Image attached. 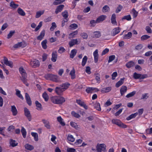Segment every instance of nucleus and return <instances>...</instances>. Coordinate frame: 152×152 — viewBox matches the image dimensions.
<instances>
[{
  "label": "nucleus",
  "mask_w": 152,
  "mask_h": 152,
  "mask_svg": "<svg viewBox=\"0 0 152 152\" xmlns=\"http://www.w3.org/2000/svg\"><path fill=\"white\" fill-rule=\"evenodd\" d=\"M69 85V83H65L63 84L59 87H56L55 90L56 93L58 95H62L63 92L66 89Z\"/></svg>",
  "instance_id": "nucleus-1"
},
{
  "label": "nucleus",
  "mask_w": 152,
  "mask_h": 152,
  "mask_svg": "<svg viewBox=\"0 0 152 152\" xmlns=\"http://www.w3.org/2000/svg\"><path fill=\"white\" fill-rule=\"evenodd\" d=\"M50 99L53 103L56 104H62L65 101V99L61 96H53L51 97Z\"/></svg>",
  "instance_id": "nucleus-2"
},
{
  "label": "nucleus",
  "mask_w": 152,
  "mask_h": 152,
  "mask_svg": "<svg viewBox=\"0 0 152 152\" xmlns=\"http://www.w3.org/2000/svg\"><path fill=\"white\" fill-rule=\"evenodd\" d=\"M19 70L22 75L21 80L27 86H28L29 84L27 83V74L25 70L22 67H20L19 69Z\"/></svg>",
  "instance_id": "nucleus-3"
},
{
  "label": "nucleus",
  "mask_w": 152,
  "mask_h": 152,
  "mask_svg": "<svg viewBox=\"0 0 152 152\" xmlns=\"http://www.w3.org/2000/svg\"><path fill=\"white\" fill-rule=\"evenodd\" d=\"M45 77L47 80H50L56 82H60L59 78L57 75L48 74L45 75Z\"/></svg>",
  "instance_id": "nucleus-4"
},
{
  "label": "nucleus",
  "mask_w": 152,
  "mask_h": 152,
  "mask_svg": "<svg viewBox=\"0 0 152 152\" xmlns=\"http://www.w3.org/2000/svg\"><path fill=\"white\" fill-rule=\"evenodd\" d=\"M148 77V76L146 74H142L137 73V72L134 73V78L136 79H143Z\"/></svg>",
  "instance_id": "nucleus-5"
},
{
  "label": "nucleus",
  "mask_w": 152,
  "mask_h": 152,
  "mask_svg": "<svg viewBox=\"0 0 152 152\" xmlns=\"http://www.w3.org/2000/svg\"><path fill=\"white\" fill-rule=\"evenodd\" d=\"M112 123L115 124L121 127L125 128L127 127V126L122 123L121 121L118 119H113L112 121Z\"/></svg>",
  "instance_id": "nucleus-6"
},
{
  "label": "nucleus",
  "mask_w": 152,
  "mask_h": 152,
  "mask_svg": "<svg viewBox=\"0 0 152 152\" xmlns=\"http://www.w3.org/2000/svg\"><path fill=\"white\" fill-rule=\"evenodd\" d=\"M106 146L104 144H98L96 146V150L98 152L103 151L105 152Z\"/></svg>",
  "instance_id": "nucleus-7"
},
{
  "label": "nucleus",
  "mask_w": 152,
  "mask_h": 152,
  "mask_svg": "<svg viewBox=\"0 0 152 152\" xmlns=\"http://www.w3.org/2000/svg\"><path fill=\"white\" fill-rule=\"evenodd\" d=\"M30 64L32 67L35 68L39 66L40 63L38 60L34 59L30 62Z\"/></svg>",
  "instance_id": "nucleus-8"
},
{
  "label": "nucleus",
  "mask_w": 152,
  "mask_h": 152,
  "mask_svg": "<svg viewBox=\"0 0 152 152\" xmlns=\"http://www.w3.org/2000/svg\"><path fill=\"white\" fill-rule=\"evenodd\" d=\"M24 114L27 117L29 121H31V115L30 111L26 107L24 108Z\"/></svg>",
  "instance_id": "nucleus-9"
},
{
  "label": "nucleus",
  "mask_w": 152,
  "mask_h": 152,
  "mask_svg": "<svg viewBox=\"0 0 152 152\" xmlns=\"http://www.w3.org/2000/svg\"><path fill=\"white\" fill-rule=\"evenodd\" d=\"M26 43L25 42H19L15 44L13 46L14 48H17L20 47L24 48L26 45Z\"/></svg>",
  "instance_id": "nucleus-10"
},
{
  "label": "nucleus",
  "mask_w": 152,
  "mask_h": 152,
  "mask_svg": "<svg viewBox=\"0 0 152 152\" xmlns=\"http://www.w3.org/2000/svg\"><path fill=\"white\" fill-rule=\"evenodd\" d=\"M4 64L7 66H9L11 68L13 66V63L11 61H8V59L5 57H4L3 60Z\"/></svg>",
  "instance_id": "nucleus-11"
},
{
  "label": "nucleus",
  "mask_w": 152,
  "mask_h": 152,
  "mask_svg": "<svg viewBox=\"0 0 152 152\" xmlns=\"http://www.w3.org/2000/svg\"><path fill=\"white\" fill-rule=\"evenodd\" d=\"M76 102L81 106L83 107L85 109H88V107L84 103V102L80 99H77L76 100Z\"/></svg>",
  "instance_id": "nucleus-12"
},
{
  "label": "nucleus",
  "mask_w": 152,
  "mask_h": 152,
  "mask_svg": "<svg viewBox=\"0 0 152 152\" xmlns=\"http://www.w3.org/2000/svg\"><path fill=\"white\" fill-rule=\"evenodd\" d=\"M116 18V15L115 13L113 14L111 18V21L112 23L114 26H116L117 25Z\"/></svg>",
  "instance_id": "nucleus-13"
},
{
  "label": "nucleus",
  "mask_w": 152,
  "mask_h": 152,
  "mask_svg": "<svg viewBox=\"0 0 152 152\" xmlns=\"http://www.w3.org/2000/svg\"><path fill=\"white\" fill-rule=\"evenodd\" d=\"M93 55L94 56V62L95 63H96L98 62L99 58L98 51L97 49L96 50H95L94 52Z\"/></svg>",
  "instance_id": "nucleus-14"
},
{
  "label": "nucleus",
  "mask_w": 152,
  "mask_h": 152,
  "mask_svg": "<svg viewBox=\"0 0 152 152\" xmlns=\"http://www.w3.org/2000/svg\"><path fill=\"white\" fill-rule=\"evenodd\" d=\"M107 16L105 15H101L99 16L96 20L97 23H99L104 20L106 18Z\"/></svg>",
  "instance_id": "nucleus-15"
},
{
  "label": "nucleus",
  "mask_w": 152,
  "mask_h": 152,
  "mask_svg": "<svg viewBox=\"0 0 152 152\" xmlns=\"http://www.w3.org/2000/svg\"><path fill=\"white\" fill-rule=\"evenodd\" d=\"M57 58V53L56 51L53 52L52 54L51 61L55 62L56 61Z\"/></svg>",
  "instance_id": "nucleus-16"
},
{
  "label": "nucleus",
  "mask_w": 152,
  "mask_h": 152,
  "mask_svg": "<svg viewBox=\"0 0 152 152\" xmlns=\"http://www.w3.org/2000/svg\"><path fill=\"white\" fill-rule=\"evenodd\" d=\"M121 29L119 27H117L113 29L112 32V34L113 36H115L118 34L120 31Z\"/></svg>",
  "instance_id": "nucleus-17"
},
{
  "label": "nucleus",
  "mask_w": 152,
  "mask_h": 152,
  "mask_svg": "<svg viewBox=\"0 0 152 152\" xmlns=\"http://www.w3.org/2000/svg\"><path fill=\"white\" fill-rule=\"evenodd\" d=\"M43 123L44 124L45 126L48 129H50V124L48 120L45 119H43L42 120Z\"/></svg>",
  "instance_id": "nucleus-18"
},
{
  "label": "nucleus",
  "mask_w": 152,
  "mask_h": 152,
  "mask_svg": "<svg viewBox=\"0 0 152 152\" xmlns=\"http://www.w3.org/2000/svg\"><path fill=\"white\" fill-rule=\"evenodd\" d=\"M64 7V6L63 5H60L57 6L55 12V13L57 14L60 12L62 10Z\"/></svg>",
  "instance_id": "nucleus-19"
},
{
  "label": "nucleus",
  "mask_w": 152,
  "mask_h": 152,
  "mask_svg": "<svg viewBox=\"0 0 152 152\" xmlns=\"http://www.w3.org/2000/svg\"><path fill=\"white\" fill-rule=\"evenodd\" d=\"M127 91V88L126 86H122L121 88L120 93L121 96H123L126 92Z\"/></svg>",
  "instance_id": "nucleus-20"
},
{
  "label": "nucleus",
  "mask_w": 152,
  "mask_h": 152,
  "mask_svg": "<svg viewBox=\"0 0 152 152\" xmlns=\"http://www.w3.org/2000/svg\"><path fill=\"white\" fill-rule=\"evenodd\" d=\"M77 39H73L71 40L69 42V44L70 47H71L74 45H75L77 44Z\"/></svg>",
  "instance_id": "nucleus-21"
},
{
  "label": "nucleus",
  "mask_w": 152,
  "mask_h": 152,
  "mask_svg": "<svg viewBox=\"0 0 152 152\" xmlns=\"http://www.w3.org/2000/svg\"><path fill=\"white\" fill-rule=\"evenodd\" d=\"M45 35V31L43 30L40 33L39 35L38 36L37 38V39L40 41L42 40Z\"/></svg>",
  "instance_id": "nucleus-22"
},
{
  "label": "nucleus",
  "mask_w": 152,
  "mask_h": 152,
  "mask_svg": "<svg viewBox=\"0 0 152 152\" xmlns=\"http://www.w3.org/2000/svg\"><path fill=\"white\" fill-rule=\"evenodd\" d=\"M125 78L123 77L120 79V80L116 83L115 85V86L117 88L119 87L121 85L124 83Z\"/></svg>",
  "instance_id": "nucleus-23"
},
{
  "label": "nucleus",
  "mask_w": 152,
  "mask_h": 152,
  "mask_svg": "<svg viewBox=\"0 0 152 152\" xmlns=\"http://www.w3.org/2000/svg\"><path fill=\"white\" fill-rule=\"evenodd\" d=\"M11 110L12 112V115L14 116L16 115L18 113V111L16 107L14 105L11 106Z\"/></svg>",
  "instance_id": "nucleus-24"
},
{
  "label": "nucleus",
  "mask_w": 152,
  "mask_h": 152,
  "mask_svg": "<svg viewBox=\"0 0 152 152\" xmlns=\"http://www.w3.org/2000/svg\"><path fill=\"white\" fill-rule=\"evenodd\" d=\"M25 98L28 104L29 105H31V102L29 95L27 93H25Z\"/></svg>",
  "instance_id": "nucleus-25"
},
{
  "label": "nucleus",
  "mask_w": 152,
  "mask_h": 152,
  "mask_svg": "<svg viewBox=\"0 0 152 152\" xmlns=\"http://www.w3.org/2000/svg\"><path fill=\"white\" fill-rule=\"evenodd\" d=\"M57 121L60 123V124L63 126L65 125V122L64 121L63 119L62 118L61 116H58L57 118Z\"/></svg>",
  "instance_id": "nucleus-26"
},
{
  "label": "nucleus",
  "mask_w": 152,
  "mask_h": 152,
  "mask_svg": "<svg viewBox=\"0 0 152 152\" xmlns=\"http://www.w3.org/2000/svg\"><path fill=\"white\" fill-rule=\"evenodd\" d=\"M132 33L131 32H129L127 34L123 35L122 37L123 39H129L132 37Z\"/></svg>",
  "instance_id": "nucleus-27"
},
{
  "label": "nucleus",
  "mask_w": 152,
  "mask_h": 152,
  "mask_svg": "<svg viewBox=\"0 0 152 152\" xmlns=\"http://www.w3.org/2000/svg\"><path fill=\"white\" fill-rule=\"evenodd\" d=\"M101 36V33L99 31H97L93 33V37L95 38H98Z\"/></svg>",
  "instance_id": "nucleus-28"
},
{
  "label": "nucleus",
  "mask_w": 152,
  "mask_h": 152,
  "mask_svg": "<svg viewBox=\"0 0 152 152\" xmlns=\"http://www.w3.org/2000/svg\"><path fill=\"white\" fill-rule=\"evenodd\" d=\"M70 75H71V79H73L75 78V70L74 68L73 67L72 69L70 71Z\"/></svg>",
  "instance_id": "nucleus-29"
},
{
  "label": "nucleus",
  "mask_w": 152,
  "mask_h": 152,
  "mask_svg": "<svg viewBox=\"0 0 152 152\" xmlns=\"http://www.w3.org/2000/svg\"><path fill=\"white\" fill-rule=\"evenodd\" d=\"M94 77L97 81V83H99L101 82V79L99 74L98 73L95 74Z\"/></svg>",
  "instance_id": "nucleus-30"
},
{
  "label": "nucleus",
  "mask_w": 152,
  "mask_h": 152,
  "mask_svg": "<svg viewBox=\"0 0 152 152\" xmlns=\"http://www.w3.org/2000/svg\"><path fill=\"white\" fill-rule=\"evenodd\" d=\"M45 12L44 10L37 11L36 12L35 17L36 18H39L42 15H43Z\"/></svg>",
  "instance_id": "nucleus-31"
},
{
  "label": "nucleus",
  "mask_w": 152,
  "mask_h": 152,
  "mask_svg": "<svg viewBox=\"0 0 152 152\" xmlns=\"http://www.w3.org/2000/svg\"><path fill=\"white\" fill-rule=\"evenodd\" d=\"M87 59L88 58L87 56H84L82 60L81 65L82 66H83L85 65L86 63Z\"/></svg>",
  "instance_id": "nucleus-32"
},
{
  "label": "nucleus",
  "mask_w": 152,
  "mask_h": 152,
  "mask_svg": "<svg viewBox=\"0 0 152 152\" xmlns=\"http://www.w3.org/2000/svg\"><path fill=\"white\" fill-rule=\"evenodd\" d=\"M31 135L34 137V140L37 141L38 140V134L34 132H32L31 133Z\"/></svg>",
  "instance_id": "nucleus-33"
},
{
  "label": "nucleus",
  "mask_w": 152,
  "mask_h": 152,
  "mask_svg": "<svg viewBox=\"0 0 152 152\" xmlns=\"http://www.w3.org/2000/svg\"><path fill=\"white\" fill-rule=\"evenodd\" d=\"M25 148L27 150L31 151L34 149V147L28 144H26L25 145Z\"/></svg>",
  "instance_id": "nucleus-34"
},
{
  "label": "nucleus",
  "mask_w": 152,
  "mask_h": 152,
  "mask_svg": "<svg viewBox=\"0 0 152 152\" xmlns=\"http://www.w3.org/2000/svg\"><path fill=\"white\" fill-rule=\"evenodd\" d=\"M110 9L109 7L107 5H105L103 7L102 11L103 12H109Z\"/></svg>",
  "instance_id": "nucleus-35"
},
{
  "label": "nucleus",
  "mask_w": 152,
  "mask_h": 152,
  "mask_svg": "<svg viewBox=\"0 0 152 152\" xmlns=\"http://www.w3.org/2000/svg\"><path fill=\"white\" fill-rule=\"evenodd\" d=\"M77 53L76 50L75 49L72 50L70 52V57L71 58H73L76 55Z\"/></svg>",
  "instance_id": "nucleus-36"
},
{
  "label": "nucleus",
  "mask_w": 152,
  "mask_h": 152,
  "mask_svg": "<svg viewBox=\"0 0 152 152\" xmlns=\"http://www.w3.org/2000/svg\"><path fill=\"white\" fill-rule=\"evenodd\" d=\"M10 145L13 147L16 146L17 145L18 143L16 142L15 140L12 139H10Z\"/></svg>",
  "instance_id": "nucleus-37"
},
{
  "label": "nucleus",
  "mask_w": 152,
  "mask_h": 152,
  "mask_svg": "<svg viewBox=\"0 0 152 152\" xmlns=\"http://www.w3.org/2000/svg\"><path fill=\"white\" fill-rule=\"evenodd\" d=\"M67 139L69 141L73 142L75 140V138L71 134H69L67 137Z\"/></svg>",
  "instance_id": "nucleus-38"
},
{
  "label": "nucleus",
  "mask_w": 152,
  "mask_h": 152,
  "mask_svg": "<svg viewBox=\"0 0 152 152\" xmlns=\"http://www.w3.org/2000/svg\"><path fill=\"white\" fill-rule=\"evenodd\" d=\"M62 15L64 18V19H68V14L67 11L65 10L62 13Z\"/></svg>",
  "instance_id": "nucleus-39"
},
{
  "label": "nucleus",
  "mask_w": 152,
  "mask_h": 152,
  "mask_svg": "<svg viewBox=\"0 0 152 152\" xmlns=\"http://www.w3.org/2000/svg\"><path fill=\"white\" fill-rule=\"evenodd\" d=\"M16 95L20 98L23 99V97L22 95L20 94V91L18 89L16 90Z\"/></svg>",
  "instance_id": "nucleus-40"
},
{
  "label": "nucleus",
  "mask_w": 152,
  "mask_h": 152,
  "mask_svg": "<svg viewBox=\"0 0 152 152\" xmlns=\"http://www.w3.org/2000/svg\"><path fill=\"white\" fill-rule=\"evenodd\" d=\"M18 13L20 15L24 16L26 14L24 11L22 10L20 8H18Z\"/></svg>",
  "instance_id": "nucleus-41"
},
{
  "label": "nucleus",
  "mask_w": 152,
  "mask_h": 152,
  "mask_svg": "<svg viewBox=\"0 0 152 152\" xmlns=\"http://www.w3.org/2000/svg\"><path fill=\"white\" fill-rule=\"evenodd\" d=\"M47 43V40L46 39L43 40L41 42V45L42 47L43 48L45 49H46L47 48V46L46 45Z\"/></svg>",
  "instance_id": "nucleus-42"
},
{
  "label": "nucleus",
  "mask_w": 152,
  "mask_h": 152,
  "mask_svg": "<svg viewBox=\"0 0 152 152\" xmlns=\"http://www.w3.org/2000/svg\"><path fill=\"white\" fill-rule=\"evenodd\" d=\"M95 89L93 87H88L86 89V91L88 93H92Z\"/></svg>",
  "instance_id": "nucleus-43"
},
{
  "label": "nucleus",
  "mask_w": 152,
  "mask_h": 152,
  "mask_svg": "<svg viewBox=\"0 0 152 152\" xmlns=\"http://www.w3.org/2000/svg\"><path fill=\"white\" fill-rule=\"evenodd\" d=\"M15 33V31L14 30H12L10 31L9 33L7 35V39H9L11 38Z\"/></svg>",
  "instance_id": "nucleus-44"
},
{
  "label": "nucleus",
  "mask_w": 152,
  "mask_h": 152,
  "mask_svg": "<svg viewBox=\"0 0 152 152\" xmlns=\"http://www.w3.org/2000/svg\"><path fill=\"white\" fill-rule=\"evenodd\" d=\"M35 104L37 107V109L38 110H40L42 109V105L38 101L35 102Z\"/></svg>",
  "instance_id": "nucleus-45"
},
{
  "label": "nucleus",
  "mask_w": 152,
  "mask_h": 152,
  "mask_svg": "<svg viewBox=\"0 0 152 152\" xmlns=\"http://www.w3.org/2000/svg\"><path fill=\"white\" fill-rule=\"evenodd\" d=\"M131 19V17L130 15H129L124 16L122 18V20H126L128 21L130 20Z\"/></svg>",
  "instance_id": "nucleus-46"
},
{
  "label": "nucleus",
  "mask_w": 152,
  "mask_h": 152,
  "mask_svg": "<svg viewBox=\"0 0 152 152\" xmlns=\"http://www.w3.org/2000/svg\"><path fill=\"white\" fill-rule=\"evenodd\" d=\"M94 107L97 110L99 111L101 110L100 104L99 103L96 102L94 104Z\"/></svg>",
  "instance_id": "nucleus-47"
},
{
  "label": "nucleus",
  "mask_w": 152,
  "mask_h": 152,
  "mask_svg": "<svg viewBox=\"0 0 152 152\" xmlns=\"http://www.w3.org/2000/svg\"><path fill=\"white\" fill-rule=\"evenodd\" d=\"M21 132L23 137L25 138L26 136V132L25 129L23 127L22 128Z\"/></svg>",
  "instance_id": "nucleus-48"
},
{
  "label": "nucleus",
  "mask_w": 152,
  "mask_h": 152,
  "mask_svg": "<svg viewBox=\"0 0 152 152\" xmlns=\"http://www.w3.org/2000/svg\"><path fill=\"white\" fill-rule=\"evenodd\" d=\"M150 37V36H148L147 35H144L141 36V40L142 41H144V40H146Z\"/></svg>",
  "instance_id": "nucleus-49"
},
{
  "label": "nucleus",
  "mask_w": 152,
  "mask_h": 152,
  "mask_svg": "<svg viewBox=\"0 0 152 152\" xmlns=\"http://www.w3.org/2000/svg\"><path fill=\"white\" fill-rule=\"evenodd\" d=\"M71 114L73 116L76 118H79L80 116L79 114L77 113L76 112L74 111L72 112Z\"/></svg>",
  "instance_id": "nucleus-50"
},
{
  "label": "nucleus",
  "mask_w": 152,
  "mask_h": 152,
  "mask_svg": "<svg viewBox=\"0 0 152 152\" xmlns=\"http://www.w3.org/2000/svg\"><path fill=\"white\" fill-rule=\"evenodd\" d=\"M51 25V26L50 28V30L51 31H53L54 30V29L57 26L56 23L54 22H53L52 23Z\"/></svg>",
  "instance_id": "nucleus-51"
},
{
  "label": "nucleus",
  "mask_w": 152,
  "mask_h": 152,
  "mask_svg": "<svg viewBox=\"0 0 152 152\" xmlns=\"http://www.w3.org/2000/svg\"><path fill=\"white\" fill-rule=\"evenodd\" d=\"M122 8V6L121 5H119L116 9L115 12L116 13H118L119 12L121 11Z\"/></svg>",
  "instance_id": "nucleus-52"
},
{
  "label": "nucleus",
  "mask_w": 152,
  "mask_h": 152,
  "mask_svg": "<svg viewBox=\"0 0 152 152\" xmlns=\"http://www.w3.org/2000/svg\"><path fill=\"white\" fill-rule=\"evenodd\" d=\"M66 51L65 49L63 47L61 46L59 48V50H58V52L60 53H62Z\"/></svg>",
  "instance_id": "nucleus-53"
},
{
  "label": "nucleus",
  "mask_w": 152,
  "mask_h": 152,
  "mask_svg": "<svg viewBox=\"0 0 152 152\" xmlns=\"http://www.w3.org/2000/svg\"><path fill=\"white\" fill-rule=\"evenodd\" d=\"M42 97L46 101H47L48 99V96L47 94L45 92L42 94Z\"/></svg>",
  "instance_id": "nucleus-54"
},
{
  "label": "nucleus",
  "mask_w": 152,
  "mask_h": 152,
  "mask_svg": "<svg viewBox=\"0 0 152 152\" xmlns=\"http://www.w3.org/2000/svg\"><path fill=\"white\" fill-rule=\"evenodd\" d=\"M111 89V87H107L106 88H103L102 90V91L104 92H108L110 91Z\"/></svg>",
  "instance_id": "nucleus-55"
},
{
  "label": "nucleus",
  "mask_w": 152,
  "mask_h": 152,
  "mask_svg": "<svg viewBox=\"0 0 152 152\" xmlns=\"http://www.w3.org/2000/svg\"><path fill=\"white\" fill-rule=\"evenodd\" d=\"M51 140L55 144H56V142L55 140L56 138V137L55 135L52 134L51 135Z\"/></svg>",
  "instance_id": "nucleus-56"
},
{
  "label": "nucleus",
  "mask_w": 152,
  "mask_h": 152,
  "mask_svg": "<svg viewBox=\"0 0 152 152\" xmlns=\"http://www.w3.org/2000/svg\"><path fill=\"white\" fill-rule=\"evenodd\" d=\"M64 1L62 0H56L53 3V4L54 5H57L60 4L64 2Z\"/></svg>",
  "instance_id": "nucleus-57"
},
{
  "label": "nucleus",
  "mask_w": 152,
  "mask_h": 152,
  "mask_svg": "<svg viewBox=\"0 0 152 152\" xmlns=\"http://www.w3.org/2000/svg\"><path fill=\"white\" fill-rule=\"evenodd\" d=\"M10 6L13 8H16L18 6V5L15 4L13 1H12L10 3Z\"/></svg>",
  "instance_id": "nucleus-58"
},
{
  "label": "nucleus",
  "mask_w": 152,
  "mask_h": 152,
  "mask_svg": "<svg viewBox=\"0 0 152 152\" xmlns=\"http://www.w3.org/2000/svg\"><path fill=\"white\" fill-rule=\"evenodd\" d=\"M70 29H75L77 28V24L73 23L70 25Z\"/></svg>",
  "instance_id": "nucleus-59"
},
{
  "label": "nucleus",
  "mask_w": 152,
  "mask_h": 152,
  "mask_svg": "<svg viewBox=\"0 0 152 152\" xmlns=\"http://www.w3.org/2000/svg\"><path fill=\"white\" fill-rule=\"evenodd\" d=\"M115 55H113L109 56V60H108V63H110L113 61L115 58Z\"/></svg>",
  "instance_id": "nucleus-60"
},
{
  "label": "nucleus",
  "mask_w": 152,
  "mask_h": 152,
  "mask_svg": "<svg viewBox=\"0 0 152 152\" xmlns=\"http://www.w3.org/2000/svg\"><path fill=\"white\" fill-rule=\"evenodd\" d=\"M70 124L71 126L75 128V129H77L78 128V126L77 125V124L75 122L71 121L70 122Z\"/></svg>",
  "instance_id": "nucleus-61"
},
{
  "label": "nucleus",
  "mask_w": 152,
  "mask_h": 152,
  "mask_svg": "<svg viewBox=\"0 0 152 152\" xmlns=\"http://www.w3.org/2000/svg\"><path fill=\"white\" fill-rule=\"evenodd\" d=\"M133 66V62L132 61H130L127 63L126 64V66L128 68H130Z\"/></svg>",
  "instance_id": "nucleus-62"
},
{
  "label": "nucleus",
  "mask_w": 152,
  "mask_h": 152,
  "mask_svg": "<svg viewBox=\"0 0 152 152\" xmlns=\"http://www.w3.org/2000/svg\"><path fill=\"white\" fill-rule=\"evenodd\" d=\"M42 21L40 22L39 23L38 25L37 26V27L35 28V31H37L39 29H40V28L41 27L42 25Z\"/></svg>",
  "instance_id": "nucleus-63"
},
{
  "label": "nucleus",
  "mask_w": 152,
  "mask_h": 152,
  "mask_svg": "<svg viewBox=\"0 0 152 152\" xmlns=\"http://www.w3.org/2000/svg\"><path fill=\"white\" fill-rule=\"evenodd\" d=\"M145 30L146 31L147 33L149 34H151L152 32V30L149 26H146L145 27Z\"/></svg>",
  "instance_id": "nucleus-64"
}]
</instances>
